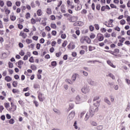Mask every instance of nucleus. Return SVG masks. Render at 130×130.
Instances as JSON below:
<instances>
[{"instance_id":"obj_6","label":"nucleus","mask_w":130,"mask_h":130,"mask_svg":"<svg viewBox=\"0 0 130 130\" xmlns=\"http://www.w3.org/2000/svg\"><path fill=\"white\" fill-rule=\"evenodd\" d=\"M98 37L99 41L101 42L103 41V40H104V37L103 36V35L101 34H98Z\"/></svg>"},{"instance_id":"obj_42","label":"nucleus","mask_w":130,"mask_h":130,"mask_svg":"<svg viewBox=\"0 0 130 130\" xmlns=\"http://www.w3.org/2000/svg\"><path fill=\"white\" fill-rule=\"evenodd\" d=\"M99 99H100V97H99V96H96L93 98V101L94 102L99 100Z\"/></svg>"},{"instance_id":"obj_1","label":"nucleus","mask_w":130,"mask_h":130,"mask_svg":"<svg viewBox=\"0 0 130 130\" xmlns=\"http://www.w3.org/2000/svg\"><path fill=\"white\" fill-rule=\"evenodd\" d=\"M100 101H96V103H94L93 106L90 107L89 113H90L91 117H93L95 114V112L98 111V106H99V104Z\"/></svg>"},{"instance_id":"obj_64","label":"nucleus","mask_w":130,"mask_h":130,"mask_svg":"<svg viewBox=\"0 0 130 130\" xmlns=\"http://www.w3.org/2000/svg\"><path fill=\"white\" fill-rule=\"evenodd\" d=\"M50 52H51V53H52V52H54V48L52 47L50 49Z\"/></svg>"},{"instance_id":"obj_19","label":"nucleus","mask_w":130,"mask_h":130,"mask_svg":"<svg viewBox=\"0 0 130 130\" xmlns=\"http://www.w3.org/2000/svg\"><path fill=\"white\" fill-rule=\"evenodd\" d=\"M94 49H96V48H95V47H92L91 46H89L88 47L89 51H93V50H94Z\"/></svg>"},{"instance_id":"obj_28","label":"nucleus","mask_w":130,"mask_h":130,"mask_svg":"<svg viewBox=\"0 0 130 130\" xmlns=\"http://www.w3.org/2000/svg\"><path fill=\"white\" fill-rule=\"evenodd\" d=\"M34 88L35 89H39V88H40V85H39V84H35L34 85Z\"/></svg>"},{"instance_id":"obj_45","label":"nucleus","mask_w":130,"mask_h":130,"mask_svg":"<svg viewBox=\"0 0 130 130\" xmlns=\"http://www.w3.org/2000/svg\"><path fill=\"white\" fill-rule=\"evenodd\" d=\"M110 7H111V8H112V9H117V8L116 6L114 5V4H111Z\"/></svg>"},{"instance_id":"obj_22","label":"nucleus","mask_w":130,"mask_h":130,"mask_svg":"<svg viewBox=\"0 0 130 130\" xmlns=\"http://www.w3.org/2000/svg\"><path fill=\"white\" fill-rule=\"evenodd\" d=\"M108 76L111 78L112 80H115V76H114V75L112 74V73L109 74Z\"/></svg>"},{"instance_id":"obj_18","label":"nucleus","mask_w":130,"mask_h":130,"mask_svg":"<svg viewBox=\"0 0 130 130\" xmlns=\"http://www.w3.org/2000/svg\"><path fill=\"white\" fill-rule=\"evenodd\" d=\"M74 107H75V105H74V104L73 103L69 104V110H71V109H73Z\"/></svg>"},{"instance_id":"obj_38","label":"nucleus","mask_w":130,"mask_h":130,"mask_svg":"<svg viewBox=\"0 0 130 130\" xmlns=\"http://www.w3.org/2000/svg\"><path fill=\"white\" fill-rule=\"evenodd\" d=\"M31 23L32 25L36 24V20L34 18H31Z\"/></svg>"},{"instance_id":"obj_4","label":"nucleus","mask_w":130,"mask_h":130,"mask_svg":"<svg viewBox=\"0 0 130 130\" xmlns=\"http://www.w3.org/2000/svg\"><path fill=\"white\" fill-rule=\"evenodd\" d=\"M87 83L90 85V86H95L96 85V82L95 81L92 80V79L90 78H88L87 79Z\"/></svg>"},{"instance_id":"obj_49","label":"nucleus","mask_w":130,"mask_h":130,"mask_svg":"<svg viewBox=\"0 0 130 130\" xmlns=\"http://www.w3.org/2000/svg\"><path fill=\"white\" fill-rule=\"evenodd\" d=\"M95 36H96L95 35V34H91V35H90L89 37H90V38L91 39H94V38H95Z\"/></svg>"},{"instance_id":"obj_14","label":"nucleus","mask_w":130,"mask_h":130,"mask_svg":"<svg viewBox=\"0 0 130 130\" xmlns=\"http://www.w3.org/2000/svg\"><path fill=\"white\" fill-rule=\"evenodd\" d=\"M78 74H74L73 75L72 77V80L73 81V82H75L76 81V79H77V75Z\"/></svg>"},{"instance_id":"obj_53","label":"nucleus","mask_w":130,"mask_h":130,"mask_svg":"<svg viewBox=\"0 0 130 130\" xmlns=\"http://www.w3.org/2000/svg\"><path fill=\"white\" fill-rule=\"evenodd\" d=\"M33 40L37 41L38 40V36H34L32 37Z\"/></svg>"},{"instance_id":"obj_63","label":"nucleus","mask_w":130,"mask_h":130,"mask_svg":"<svg viewBox=\"0 0 130 130\" xmlns=\"http://www.w3.org/2000/svg\"><path fill=\"white\" fill-rule=\"evenodd\" d=\"M5 107L6 108H9L10 107V104L9 103H5Z\"/></svg>"},{"instance_id":"obj_23","label":"nucleus","mask_w":130,"mask_h":130,"mask_svg":"<svg viewBox=\"0 0 130 130\" xmlns=\"http://www.w3.org/2000/svg\"><path fill=\"white\" fill-rule=\"evenodd\" d=\"M17 85H18V82L17 81H13L12 83V85L14 88L17 87Z\"/></svg>"},{"instance_id":"obj_20","label":"nucleus","mask_w":130,"mask_h":130,"mask_svg":"<svg viewBox=\"0 0 130 130\" xmlns=\"http://www.w3.org/2000/svg\"><path fill=\"white\" fill-rule=\"evenodd\" d=\"M9 109L10 110H12V111H15L17 110V106H13V107H11V108H10Z\"/></svg>"},{"instance_id":"obj_43","label":"nucleus","mask_w":130,"mask_h":130,"mask_svg":"<svg viewBox=\"0 0 130 130\" xmlns=\"http://www.w3.org/2000/svg\"><path fill=\"white\" fill-rule=\"evenodd\" d=\"M30 69L31 70H32V71H35V70H36L37 68H36V66H35V65H31L30 66Z\"/></svg>"},{"instance_id":"obj_34","label":"nucleus","mask_w":130,"mask_h":130,"mask_svg":"<svg viewBox=\"0 0 130 130\" xmlns=\"http://www.w3.org/2000/svg\"><path fill=\"white\" fill-rule=\"evenodd\" d=\"M51 27L52 28V29H56V24L51 23Z\"/></svg>"},{"instance_id":"obj_48","label":"nucleus","mask_w":130,"mask_h":130,"mask_svg":"<svg viewBox=\"0 0 130 130\" xmlns=\"http://www.w3.org/2000/svg\"><path fill=\"white\" fill-rule=\"evenodd\" d=\"M30 17H31V14H30L29 12L27 13L26 15V18L29 19V18H30Z\"/></svg>"},{"instance_id":"obj_62","label":"nucleus","mask_w":130,"mask_h":130,"mask_svg":"<svg viewBox=\"0 0 130 130\" xmlns=\"http://www.w3.org/2000/svg\"><path fill=\"white\" fill-rule=\"evenodd\" d=\"M52 35H53V36H55L56 35V30H53L52 31Z\"/></svg>"},{"instance_id":"obj_51","label":"nucleus","mask_w":130,"mask_h":130,"mask_svg":"<svg viewBox=\"0 0 130 130\" xmlns=\"http://www.w3.org/2000/svg\"><path fill=\"white\" fill-rule=\"evenodd\" d=\"M4 6H5V3L3 1L0 0V7H4Z\"/></svg>"},{"instance_id":"obj_30","label":"nucleus","mask_w":130,"mask_h":130,"mask_svg":"<svg viewBox=\"0 0 130 130\" xmlns=\"http://www.w3.org/2000/svg\"><path fill=\"white\" fill-rule=\"evenodd\" d=\"M47 14L48 15H51V9L50 8L47 9Z\"/></svg>"},{"instance_id":"obj_29","label":"nucleus","mask_w":130,"mask_h":130,"mask_svg":"<svg viewBox=\"0 0 130 130\" xmlns=\"http://www.w3.org/2000/svg\"><path fill=\"white\" fill-rule=\"evenodd\" d=\"M12 5H13V4L12 3V2H11V1H7V7H12Z\"/></svg>"},{"instance_id":"obj_41","label":"nucleus","mask_w":130,"mask_h":130,"mask_svg":"<svg viewBox=\"0 0 130 130\" xmlns=\"http://www.w3.org/2000/svg\"><path fill=\"white\" fill-rule=\"evenodd\" d=\"M97 129L98 130H102L103 129V125H101L97 126Z\"/></svg>"},{"instance_id":"obj_10","label":"nucleus","mask_w":130,"mask_h":130,"mask_svg":"<svg viewBox=\"0 0 130 130\" xmlns=\"http://www.w3.org/2000/svg\"><path fill=\"white\" fill-rule=\"evenodd\" d=\"M73 25L74 26H82L83 23L81 21H77L75 22Z\"/></svg>"},{"instance_id":"obj_37","label":"nucleus","mask_w":130,"mask_h":130,"mask_svg":"<svg viewBox=\"0 0 130 130\" xmlns=\"http://www.w3.org/2000/svg\"><path fill=\"white\" fill-rule=\"evenodd\" d=\"M26 42L27 44H30V43H32V40H30L29 39H27L26 40Z\"/></svg>"},{"instance_id":"obj_60","label":"nucleus","mask_w":130,"mask_h":130,"mask_svg":"<svg viewBox=\"0 0 130 130\" xmlns=\"http://www.w3.org/2000/svg\"><path fill=\"white\" fill-rule=\"evenodd\" d=\"M94 26H92V25H90L89 26V29L91 31H94Z\"/></svg>"},{"instance_id":"obj_13","label":"nucleus","mask_w":130,"mask_h":130,"mask_svg":"<svg viewBox=\"0 0 130 130\" xmlns=\"http://www.w3.org/2000/svg\"><path fill=\"white\" fill-rule=\"evenodd\" d=\"M19 36H22L24 39L27 37V34H25L24 32H20Z\"/></svg>"},{"instance_id":"obj_12","label":"nucleus","mask_w":130,"mask_h":130,"mask_svg":"<svg viewBox=\"0 0 130 130\" xmlns=\"http://www.w3.org/2000/svg\"><path fill=\"white\" fill-rule=\"evenodd\" d=\"M5 81H7V82H11V81H12V78L9 76H7L5 77Z\"/></svg>"},{"instance_id":"obj_32","label":"nucleus","mask_w":130,"mask_h":130,"mask_svg":"<svg viewBox=\"0 0 130 130\" xmlns=\"http://www.w3.org/2000/svg\"><path fill=\"white\" fill-rule=\"evenodd\" d=\"M10 19H11V21H15L16 19V17L15 16L12 15L10 16Z\"/></svg>"},{"instance_id":"obj_17","label":"nucleus","mask_w":130,"mask_h":130,"mask_svg":"<svg viewBox=\"0 0 130 130\" xmlns=\"http://www.w3.org/2000/svg\"><path fill=\"white\" fill-rule=\"evenodd\" d=\"M78 20V17L76 16H73L71 18V22H76V21Z\"/></svg>"},{"instance_id":"obj_11","label":"nucleus","mask_w":130,"mask_h":130,"mask_svg":"<svg viewBox=\"0 0 130 130\" xmlns=\"http://www.w3.org/2000/svg\"><path fill=\"white\" fill-rule=\"evenodd\" d=\"M104 101L106 103H107V104H108V105H111V102H110V101H109V100H108V98H105L104 99Z\"/></svg>"},{"instance_id":"obj_8","label":"nucleus","mask_w":130,"mask_h":130,"mask_svg":"<svg viewBox=\"0 0 130 130\" xmlns=\"http://www.w3.org/2000/svg\"><path fill=\"white\" fill-rule=\"evenodd\" d=\"M43 94L41 92H39L38 94V99L40 101H41V102H43V100H44L43 99V98H42Z\"/></svg>"},{"instance_id":"obj_47","label":"nucleus","mask_w":130,"mask_h":130,"mask_svg":"<svg viewBox=\"0 0 130 130\" xmlns=\"http://www.w3.org/2000/svg\"><path fill=\"white\" fill-rule=\"evenodd\" d=\"M73 126H74L75 129H78V126L77 125V121L74 122Z\"/></svg>"},{"instance_id":"obj_16","label":"nucleus","mask_w":130,"mask_h":130,"mask_svg":"<svg viewBox=\"0 0 130 130\" xmlns=\"http://www.w3.org/2000/svg\"><path fill=\"white\" fill-rule=\"evenodd\" d=\"M105 52H109V53H111V54H113V55H115V56H117V54H114V52L111 51V50H105Z\"/></svg>"},{"instance_id":"obj_55","label":"nucleus","mask_w":130,"mask_h":130,"mask_svg":"<svg viewBox=\"0 0 130 130\" xmlns=\"http://www.w3.org/2000/svg\"><path fill=\"white\" fill-rule=\"evenodd\" d=\"M29 61L30 62H34V58H33V56H31L30 57L29 59Z\"/></svg>"},{"instance_id":"obj_15","label":"nucleus","mask_w":130,"mask_h":130,"mask_svg":"<svg viewBox=\"0 0 130 130\" xmlns=\"http://www.w3.org/2000/svg\"><path fill=\"white\" fill-rule=\"evenodd\" d=\"M90 124L91 125H93V126H97V125H98V124L97 123V122L94 121H91Z\"/></svg>"},{"instance_id":"obj_25","label":"nucleus","mask_w":130,"mask_h":130,"mask_svg":"<svg viewBox=\"0 0 130 130\" xmlns=\"http://www.w3.org/2000/svg\"><path fill=\"white\" fill-rule=\"evenodd\" d=\"M8 66H9V68H10V69H13V68H14V65L11 62L9 61L8 62Z\"/></svg>"},{"instance_id":"obj_50","label":"nucleus","mask_w":130,"mask_h":130,"mask_svg":"<svg viewBox=\"0 0 130 130\" xmlns=\"http://www.w3.org/2000/svg\"><path fill=\"white\" fill-rule=\"evenodd\" d=\"M66 38H67V35H66L65 34H61V38H62V39H66Z\"/></svg>"},{"instance_id":"obj_57","label":"nucleus","mask_w":130,"mask_h":130,"mask_svg":"<svg viewBox=\"0 0 130 130\" xmlns=\"http://www.w3.org/2000/svg\"><path fill=\"white\" fill-rule=\"evenodd\" d=\"M60 55H61V52H59L56 53V56L57 57H59Z\"/></svg>"},{"instance_id":"obj_58","label":"nucleus","mask_w":130,"mask_h":130,"mask_svg":"<svg viewBox=\"0 0 130 130\" xmlns=\"http://www.w3.org/2000/svg\"><path fill=\"white\" fill-rule=\"evenodd\" d=\"M11 118L12 117L11 116V115L9 114H6V118H7V119H11Z\"/></svg>"},{"instance_id":"obj_27","label":"nucleus","mask_w":130,"mask_h":130,"mask_svg":"<svg viewBox=\"0 0 130 130\" xmlns=\"http://www.w3.org/2000/svg\"><path fill=\"white\" fill-rule=\"evenodd\" d=\"M13 93H17V94H19L20 93V91L18 89H12Z\"/></svg>"},{"instance_id":"obj_59","label":"nucleus","mask_w":130,"mask_h":130,"mask_svg":"<svg viewBox=\"0 0 130 130\" xmlns=\"http://www.w3.org/2000/svg\"><path fill=\"white\" fill-rule=\"evenodd\" d=\"M1 119H2V120H5L6 119V116H5V115H3L1 116Z\"/></svg>"},{"instance_id":"obj_31","label":"nucleus","mask_w":130,"mask_h":130,"mask_svg":"<svg viewBox=\"0 0 130 130\" xmlns=\"http://www.w3.org/2000/svg\"><path fill=\"white\" fill-rule=\"evenodd\" d=\"M18 66H22V64H24V61L21 60H20L17 62Z\"/></svg>"},{"instance_id":"obj_7","label":"nucleus","mask_w":130,"mask_h":130,"mask_svg":"<svg viewBox=\"0 0 130 130\" xmlns=\"http://www.w3.org/2000/svg\"><path fill=\"white\" fill-rule=\"evenodd\" d=\"M87 39H88V37H83L80 39V42L81 43H85V41L87 42Z\"/></svg>"},{"instance_id":"obj_52","label":"nucleus","mask_w":130,"mask_h":130,"mask_svg":"<svg viewBox=\"0 0 130 130\" xmlns=\"http://www.w3.org/2000/svg\"><path fill=\"white\" fill-rule=\"evenodd\" d=\"M94 27H95V28L96 29V30H99V29H100V28L99 27V25L98 24H94Z\"/></svg>"},{"instance_id":"obj_2","label":"nucleus","mask_w":130,"mask_h":130,"mask_svg":"<svg viewBox=\"0 0 130 130\" xmlns=\"http://www.w3.org/2000/svg\"><path fill=\"white\" fill-rule=\"evenodd\" d=\"M76 115V113L75 111H73L71 112L68 116V121H70V120H73L74 119V117H75V115Z\"/></svg>"},{"instance_id":"obj_46","label":"nucleus","mask_w":130,"mask_h":130,"mask_svg":"<svg viewBox=\"0 0 130 130\" xmlns=\"http://www.w3.org/2000/svg\"><path fill=\"white\" fill-rule=\"evenodd\" d=\"M120 24L121 25H124V24H125V21L124 20V19H122L121 20H120Z\"/></svg>"},{"instance_id":"obj_9","label":"nucleus","mask_w":130,"mask_h":130,"mask_svg":"<svg viewBox=\"0 0 130 130\" xmlns=\"http://www.w3.org/2000/svg\"><path fill=\"white\" fill-rule=\"evenodd\" d=\"M89 117H91V113H90L89 112L87 113V114H86V116L84 118L85 121H87V120H88V119H89Z\"/></svg>"},{"instance_id":"obj_33","label":"nucleus","mask_w":130,"mask_h":130,"mask_svg":"<svg viewBox=\"0 0 130 130\" xmlns=\"http://www.w3.org/2000/svg\"><path fill=\"white\" fill-rule=\"evenodd\" d=\"M68 44V41H64L62 44V46L63 47H66V46H67V45Z\"/></svg>"},{"instance_id":"obj_36","label":"nucleus","mask_w":130,"mask_h":130,"mask_svg":"<svg viewBox=\"0 0 130 130\" xmlns=\"http://www.w3.org/2000/svg\"><path fill=\"white\" fill-rule=\"evenodd\" d=\"M34 104H35L36 107H38V106H39V103L36 101H34Z\"/></svg>"},{"instance_id":"obj_21","label":"nucleus","mask_w":130,"mask_h":130,"mask_svg":"<svg viewBox=\"0 0 130 130\" xmlns=\"http://www.w3.org/2000/svg\"><path fill=\"white\" fill-rule=\"evenodd\" d=\"M81 9H82V5L79 4H78L77 9H76V11H80Z\"/></svg>"},{"instance_id":"obj_3","label":"nucleus","mask_w":130,"mask_h":130,"mask_svg":"<svg viewBox=\"0 0 130 130\" xmlns=\"http://www.w3.org/2000/svg\"><path fill=\"white\" fill-rule=\"evenodd\" d=\"M81 91L84 94H87V93H89V92H90V87L89 86H85L82 88Z\"/></svg>"},{"instance_id":"obj_44","label":"nucleus","mask_w":130,"mask_h":130,"mask_svg":"<svg viewBox=\"0 0 130 130\" xmlns=\"http://www.w3.org/2000/svg\"><path fill=\"white\" fill-rule=\"evenodd\" d=\"M100 8H101V5H100V4L96 5V9L98 11H100Z\"/></svg>"},{"instance_id":"obj_35","label":"nucleus","mask_w":130,"mask_h":130,"mask_svg":"<svg viewBox=\"0 0 130 130\" xmlns=\"http://www.w3.org/2000/svg\"><path fill=\"white\" fill-rule=\"evenodd\" d=\"M37 14L38 16H41L42 15V14H41V9H39L37 12Z\"/></svg>"},{"instance_id":"obj_54","label":"nucleus","mask_w":130,"mask_h":130,"mask_svg":"<svg viewBox=\"0 0 130 130\" xmlns=\"http://www.w3.org/2000/svg\"><path fill=\"white\" fill-rule=\"evenodd\" d=\"M15 5L17 7H20L21 6V2L17 1L15 3Z\"/></svg>"},{"instance_id":"obj_56","label":"nucleus","mask_w":130,"mask_h":130,"mask_svg":"<svg viewBox=\"0 0 130 130\" xmlns=\"http://www.w3.org/2000/svg\"><path fill=\"white\" fill-rule=\"evenodd\" d=\"M102 12H104L106 10V8L105 7V6H103L101 7V9Z\"/></svg>"},{"instance_id":"obj_24","label":"nucleus","mask_w":130,"mask_h":130,"mask_svg":"<svg viewBox=\"0 0 130 130\" xmlns=\"http://www.w3.org/2000/svg\"><path fill=\"white\" fill-rule=\"evenodd\" d=\"M8 121H9L10 124H14V123H15V120H14L13 118L11 119L9 121L8 120Z\"/></svg>"},{"instance_id":"obj_61","label":"nucleus","mask_w":130,"mask_h":130,"mask_svg":"<svg viewBox=\"0 0 130 130\" xmlns=\"http://www.w3.org/2000/svg\"><path fill=\"white\" fill-rule=\"evenodd\" d=\"M45 41V40H44V39L42 38L40 40V43H41L42 44H43V43H44Z\"/></svg>"},{"instance_id":"obj_40","label":"nucleus","mask_w":130,"mask_h":130,"mask_svg":"<svg viewBox=\"0 0 130 130\" xmlns=\"http://www.w3.org/2000/svg\"><path fill=\"white\" fill-rule=\"evenodd\" d=\"M19 54L20 55H21V56H24V55H25V52H24V51L21 50L20 51V52H19Z\"/></svg>"},{"instance_id":"obj_26","label":"nucleus","mask_w":130,"mask_h":130,"mask_svg":"<svg viewBox=\"0 0 130 130\" xmlns=\"http://www.w3.org/2000/svg\"><path fill=\"white\" fill-rule=\"evenodd\" d=\"M57 64V63L56 62V61H53L51 62V66L52 67H56Z\"/></svg>"},{"instance_id":"obj_5","label":"nucleus","mask_w":130,"mask_h":130,"mask_svg":"<svg viewBox=\"0 0 130 130\" xmlns=\"http://www.w3.org/2000/svg\"><path fill=\"white\" fill-rule=\"evenodd\" d=\"M76 104H80V103H82V102H83L84 101L80 97L79 95H77L76 98Z\"/></svg>"},{"instance_id":"obj_39","label":"nucleus","mask_w":130,"mask_h":130,"mask_svg":"<svg viewBox=\"0 0 130 130\" xmlns=\"http://www.w3.org/2000/svg\"><path fill=\"white\" fill-rule=\"evenodd\" d=\"M86 113V111H84L82 112L80 114V118H82L83 116H84V115Z\"/></svg>"}]
</instances>
